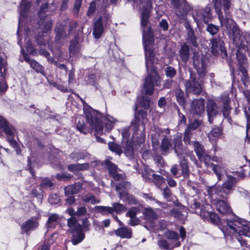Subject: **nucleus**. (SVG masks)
Returning a JSON list of instances; mask_svg holds the SVG:
<instances>
[{
	"instance_id": "34",
	"label": "nucleus",
	"mask_w": 250,
	"mask_h": 250,
	"mask_svg": "<svg viewBox=\"0 0 250 250\" xmlns=\"http://www.w3.org/2000/svg\"><path fill=\"white\" fill-rule=\"evenodd\" d=\"M192 145L198 158L206 153L203 146L199 142H193Z\"/></svg>"
},
{
	"instance_id": "50",
	"label": "nucleus",
	"mask_w": 250,
	"mask_h": 250,
	"mask_svg": "<svg viewBox=\"0 0 250 250\" xmlns=\"http://www.w3.org/2000/svg\"><path fill=\"white\" fill-rule=\"evenodd\" d=\"M199 159L201 162H204L208 167H211L214 164L211 162V157L207 153L199 157Z\"/></svg>"
},
{
	"instance_id": "57",
	"label": "nucleus",
	"mask_w": 250,
	"mask_h": 250,
	"mask_svg": "<svg viewBox=\"0 0 250 250\" xmlns=\"http://www.w3.org/2000/svg\"><path fill=\"white\" fill-rule=\"evenodd\" d=\"M192 136V131L186 128L184 132L183 141L186 145H190L191 143L190 139Z\"/></svg>"
},
{
	"instance_id": "14",
	"label": "nucleus",
	"mask_w": 250,
	"mask_h": 250,
	"mask_svg": "<svg viewBox=\"0 0 250 250\" xmlns=\"http://www.w3.org/2000/svg\"><path fill=\"white\" fill-rule=\"evenodd\" d=\"M205 110V100L203 98L193 100L190 104V112L193 115L201 116Z\"/></svg>"
},
{
	"instance_id": "16",
	"label": "nucleus",
	"mask_w": 250,
	"mask_h": 250,
	"mask_svg": "<svg viewBox=\"0 0 250 250\" xmlns=\"http://www.w3.org/2000/svg\"><path fill=\"white\" fill-rule=\"evenodd\" d=\"M39 226V223L33 218L24 222L21 226V232L28 233L29 231L36 229Z\"/></svg>"
},
{
	"instance_id": "55",
	"label": "nucleus",
	"mask_w": 250,
	"mask_h": 250,
	"mask_svg": "<svg viewBox=\"0 0 250 250\" xmlns=\"http://www.w3.org/2000/svg\"><path fill=\"white\" fill-rule=\"evenodd\" d=\"M206 216H208L209 217V220L212 223L215 225L219 224L220 222V218L216 213L214 212H207Z\"/></svg>"
},
{
	"instance_id": "35",
	"label": "nucleus",
	"mask_w": 250,
	"mask_h": 250,
	"mask_svg": "<svg viewBox=\"0 0 250 250\" xmlns=\"http://www.w3.org/2000/svg\"><path fill=\"white\" fill-rule=\"evenodd\" d=\"M144 214L146 219L149 221H153L158 217L157 213L150 208H146Z\"/></svg>"
},
{
	"instance_id": "4",
	"label": "nucleus",
	"mask_w": 250,
	"mask_h": 250,
	"mask_svg": "<svg viewBox=\"0 0 250 250\" xmlns=\"http://www.w3.org/2000/svg\"><path fill=\"white\" fill-rule=\"evenodd\" d=\"M172 150H174L178 158H181L183 153V145L181 135H177L173 139L166 135L163 136L160 146V151L162 154L167 155Z\"/></svg>"
},
{
	"instance_id": "31",
	"label": "nucleus",
	"mask_w": 250,
	"mask_h": 250,
	"mask_svg": "<svg viewBox=\"0 0 250 250\" xmlns=\"http://www.w3.org/2000/svg\"><path fill=\"white\" fill-rule=\"evenodd\" d=\"M165 235L167 239L176 241L175 244V247H177L180 246V242L177 241L179 237L177 232L173 230H168L165 232Z\"/></svg>"
},
{
	"instance_id": "30",
	"label": "nucleus",
	"mask_w": 250,
	"mask_h": 250,
	"mask_svg": "<svg viewBox=\"0 0 250 250\" xmlns=\"http://www.w3.org/2000/svg\"><path fill=\"white\" fill-rule=\"evenodd\" d=\"M29 64L36 73H41L44 76L46 75L44 67L36 60H33Z\"/></svg>"
},
{
	"instance_id": "24",
	"label": "nucleus",
	"mask_w": 250,
	"mask_h": 250,
	"mask_svg": "<svg viewBox=\"0 0 250 250\" xmlns=\"http://www.w3.org/2000/svg\"><path fill=\"white\" fill-rule=\"evenodd\" d=\"M0 129H2L4 132L8 135L12 136L14 134L13 127L1 116H0Z\"/></svg>"
},
{
	"instance_id": "42",
	"label": "nucleus",
	"mask_w": 250,
	"mask_h": 250,
	"mask_svg": "<svg viewBox=\"0 0 250 250\" xmlns=\"http://www.w3.org/2000/svg\"><path fill=\"white\" fill-rule=\"evenodd\" d=\"M164 72L167 77L173 79L177 74L176 69L171 66H167L164 68Z\"/></svg>"
},
{
	"instance_id": "39",
	"label": "nucleus",
	"mask_w": 250,
	"mask_h": 250,
	"mask_svg": "<svg viewBox=\"0 0 250 250\" xmlns=\"http://www.w3.org/2000/svg\"><path fill=\"white\" fill-rule=\"evenodd\" d=\"M104 164L107 167L110 176L118 172V167L110 161L106 160L104 161Z\"/></svg>"
},
{
	"instance_id": "36",
	"label": "nucleus",
	"mask_w": 250,
	"mask_h": 250,
	"mask_svg": "<svg viewBox=\"0 0 250 250\" xmlns=\"http://www.w3.org/2000/svg\"><path fill=\"white\" fill-rule=\"evenodd\" d=\"M88 154L85 151H74L70 154V158L75 161L84 159Z\"/></svg>"
},
{
	"instance_id": "62",
	"label": "nucleus",
	"mask_w": 250,
	"mask_h": 250,
	"mask_svg": "<svg viewBox=\"0 0 250 250\" xmlns=\"http://www.w3.org/2000/svg\"><path fill=\"white\" fill-rule=\"evenodd\" d=\"M96 8V2L94 1H93L90 3L86 15L88 16H91L94 13Z\"/></svg>"
},
{
	"instance_id": "32",
	"label": "nucleus",
	"mask_w": 250,
	"mask_h": 250,
	"mask_svg": "<svg viewBox=\"0 0 250 250\" xmlns=\"http://www.w3.org/2000/svg\"><path fill=\"white\" fill-rule=\"evenodd\" d=\"M180 166L181 173L185 178L188 177L189 175V170L187 160L183 159L180 161Z\"/></svg>"
},
{
	"instance_id": "17",
	"label": "nucleus",
	"mask_w": 250,
	"mask_h": 250,
	"mask_svg": "<svg viewBox=\"0 0 250 250\" xmlns=\"http://www.w3.org/2000/svg\"><path fill=\"white\" fill-rule=\"evenodd\" d=\"M83 188V184L80 182L68 185L64 188V193L66 196L77 194Z\"/></svg>"
},
{
	"instance_id": "12",
	"label": "nucleus",
	"mask_w": 250,
	"mask_h": 250,
	"mask_svg": "<svg viewBox=\"0 0 250 250\" xmlns=\"http://www.w3.org/2000/svg\"><path fill=\"white\" fill-rule=\"evenodd\" d=\"M171 5L175 8L177 15L180 17L186 15L190 10V7L186 0H171Z\"/></svg>"
},
{
	"instance_id": "44",
	"label": "nucleus",
	"mask_w": 250,
	"mask_h": 250,
	"mask_svg": "<svg viewBox=\"0 0 250 250\" xmlns=\"http://www.w3.org/2000/svg\"><path fill=\"white\" fill-rule=\"evenodd\" d=\"M55 33V39L57 42H60L62 39H64L65 37V32L62 27H56Z\"/></svg>"
},
{
	"instance_id": "38",
	"label": "nucleus",
	"mask_w": 250,
	"mask_h": 250,
	"mask_svg": "<svg viewBox=\"0 0 250 250\" xmlns=\"http://www.w3.org/2000/svg\"><path fill=\"white\" fill-rule=\"evenodd\" d=\"M31 6L30 2L26 1L23 0L20 7V15L23 17H25Z\"/></svg>"
},
{
	"instance_id": "9",
	"label": "nucleus",
	"mask_w": 250,
	"mask_h": 250,
	"mask_svg": "<svg viewBox=\"0 0 250 250\" xmlns=\"http://www.w3.org/2000/svg\"><path fill=\"white\" fill-rule=\"evenodd\" d=\"M208 60L203 55L194 54L193 58V67L196 70L200 78H204L207 73V66Z\"/></svg>"
},
{
	"instance_id": "6",
	"label": "nucleus",
	"mask_w": 250,
	"mask_h": 250,
	"mask_svg": "<svg viewBox=\"0 0 250 250\" xmlns=\"http://www.w3.org/2000/svg\"><path fill=\"white\" fill-rule=\"evenodd\" d=\"M68 231L72 234L71 241L73 245H77L84 239L85 235L83 231L82 226L78 223L75 217H71L67 220Z\"/></svg>"
},
{
	"instance_id": "23",
	"label": "nucleus",
	"mask_w": 250,
	"mask_h": 250,
	"mask_svg": "<svg viewBox=\"0 0 250 250\" xmlns=\"http://www.w3.org/2000/svg\"><path fill=\"white\" fill-rule=\"evenodd\" d=\"M146 116V111L143 110H138L135 114V119L131 122V125L135 128H138L141 120L145 119Z\"/></svg>"
},
{
	"instance_id": "33",
	"label": "nucleus",
	"mask_w": 250,
	"mask_h": 250,
	"mask_svg": "<svg viewBox=\"0 0 250 250\" xmlns=\"http://www.w3.org/2000/svg\"><path fill=\"white\" fill-rule=\"evenodd\" d=\"M222 132L219 127L213 128L208 134V137L210 141H216L219 137Z\"/></svg>"
},
{
	"instance_id": "53",
	"label": "nucleus",
	"mask_w": 250,
	"mask_h": 250,
	"mask_svg": "<svg viewBox=\"0 0 250 250\" xmlns=\"http://www.w3.org/2000/svg\"><path fill=\"white\" fill-rule=\"evenodd\" d=\"M246 65H240L239 66V70L240 71V72H241L242 73V81L243 82V83L244 84L246 85V86H248V82H247V75H248V72H247V70L245 68V66Z\"/></svg>"
},
{
	"instance_id": "20",
	"label": "nucleus",
	"mask_w": 250,
	"mask_h": 250,
	"mask_svg": "<svg viewBox=\"0 0 250 250\" xmlns=\"http://www.w3.org/2000/svg\"><path fill=\"white\" fill-rule=\"evenodd\" d=\"M130 188L129 182L123 180L115 186L116 190L118 192L120 198H123L124 195L127 193V190Z\"/></svg>"
},
{
	"instance_id": "46",
	"label": "nucleus",
	"mask_w": 250,
	"mask_h": 250,
	"mask_svg": "<svg viewBox=\"0 0 250 250\" xmlns=\"http://www.w3.org/2000/svg\"><path fill=\"white\" fill-rule=\"evenodd\" d=\"M245 114L247 120L246 137L249 141L250 140V108L245 109Z\"/></svg>"
},
{
	"instance_id": "58",
	"label": "nucleus",
	"mask_w": 250,
	"mask_h": 250,
	"mask_svg": "<svg viewBox=\"0 0 250 250\" xmlns=\"http://www.w3.org/2000/svg\"><path fill=\"white\" fill-rule=\"evenodd\" d=\"M6 65V62L3 60L2 57H0V76H1L2 78H4V73L7 70Z\"/></svg>"
},
{
	"instance_id": "61",
	"label": "nucleus",
	"mask_w": 250,
	"mask_h": 250,
	"mask_svg": "<svg viewBox=\"0 0 250 250\" xmlns=\"http://www.w3.org/2000/svg\"><path fill=\"white\" fill-rule=\"evenodd\" d=\"M159 247L164 250H167L169 248V244L167 241L163 238H160L158 241Z\"/></svg>"
},
{
	"instance_id": "8",
	"label": "nucleus",
	"mask_w": 250,
	"mask_h": 250,
	"mask_svg": "<svg viewBox=\"0 0 250 250\" xmlns=\"http://www.w3.org/2000/svg\"><path fill=\"white\" fill-rule=\"evenodd\" d=\"M227 225L229 229L240 235L250 237V228L247 222L242 219L227 220Z\"/></svg>"
},
{
	"instance_id": "37",
	"label": "nucleus",
	"mask_w": 250,
	"mask_h": 250,
	"mask_svg": "<svg viewBox=\"0 0 250 250\" xmlns=\"http://www.w3.org/2000/svg\"><path fill=\"white\" fill-rule=\"evenodd\" d=\"M80 45L77 40L71 41L69 46V55L72 57L77 54L79 50Z\"/></svg>"
},
{
	"instance_id": "21",
	"label": "nucleus",
	"mask_w": 250,
	"mask_h": 250,
	"mask_svg": "<svg viewBox=\"0 0 250 250\" xmlns=\"http://www.w3.org/2000/svg\"><path fill=\"white\" fill-rule=\"evenodd\" d=\"M115 234L122 238L130 239L132 236V229L127 227H121L114 231Z\"/></svg>"
},
{
	"instance_id": "47",
	"label": "nucleus",
	"mask_w": 250,
	"mask_h": 250,
	"mask_svg": "<svg viewBox=\"0 0 250 250\" xmlns=\"http://www.w3.org/2000/svg\"><path fill=\"white\" fill-rule=\"evenodd\" d=\"M188 205L192 209L200 208L201 203L199 198H191L188 200Z\"/></svg>"
},
{
	"instance_id": "54",
	"label": "nucleus",
	"mask_w": 250,
	"mask_h": 250,
	"mask_svg": "<svg viewBox=\"0 0 250 250\" xmlns=\"http://www.w3.org/2000/svg\"><path fill=\"white\" fill-rule=\"evenodd\" d=\"M152 173L153 171L151 169L148 168H145L144 172L142 174V177L146 180V182L150 183L151 182Z\"/></svg>"
},
{
	"instance_id": "29",
	"label": "nucleus",
	"mask_w": 250,
	"mask_h": 250,
	"mask_svg": "<svg viewBox=\"0 0 250 250\" xmlns=\"http://www.w3.org/2000/svg\"><path fill=\"white\" fill-rule=\"evenodd\" d=\"M95 212L101 213L103 215H106L108 214H113V210L111 207L103 206H96L94 207Z\"/></svg>"
},
{
	"instance_id": "13",
	"label": "nucleus",
	"mask_w": 250,
	"mask_h": 250,
	"mask_svg": "<svg viewBox=\"0 0 250 250\" xmlns=\"http://www.w3.org/2000/svg\"><path fill=\"white\" fill-rule=\"evenodd\" d=\"M211 10V6L208 5L204 9L196 10V15L193 16L194 19L195 21H203L205 23H208L212 18Z\"/></svg>"
},
{
	"instance_id": "2",
	"label": "nucleus",
	"mask_w": 250,
	"mask_h": 250,
	"mask_svg": "<svg viewBox=\"0 0 250 250\" xmlns=\"http://www.w3.org/2000/svg\"><path fill=\"white\" fill-rule=\"evenodd\" d=\"M212 2L221 26L226 28L227 35L238 49L236 57L239 65H247V59L243 52L250 54V33H243L232 18V0H212Z\"/></svg>"
},
{
	"instance_id": "60",
	"label": "nucleus",
	"mask_w": 250,
	"mask_h": 250,
	"mask_svg": "<svg viewBox=\"0 0 250 250\" xmlns=\"http://www.w3.org/2000/svg\"><path fill=\"white\" fill-rule=\"evenodd\" d=\"M161 190L164 198L167 200H170L172 195L171 190L167 187L164 188H162Z\"/></svg>"
},
{
	"instance_id": "15",
	"label": "nucleus",
	"mask_w": 250,
	"mask_h": 250,
	"mask_svg": "<svg viewBox=\"0 0 250 250\" xmlns=\"http://www.w3.org/2000/svg\"><path fill=\"white\" fill-rule=\"evenodd\" d=\"M185 27L187 31L185 38L186 42L185 43L188 45L189 44L191 47H197L198 44L197 42V37L194 30L188 22L186 23Z\"/></svg>"
},
{
	"instance_id": "40",
	"label": "nucleus",
	"mask_w": 250,
	"mask_h": 250,
	"mask_svg": "<svg viewBox=\"0 0 250 250\" xmlns=\"http://www.w3.org/2000/svg\"><path fill=\"white\" fill-rule=\"evenodd\" d=\"M109 149L116 153L117 154L120 155L123 153L122 147L121 146L116 144L114 142H109L108 144Z\"/></svg>"
},
{
	"instance_id": "59",
	"label": "nucleus",
	"mask_w": 250,
	"mask_h": 250,
	"mask_svg": "<svg viewBox=\"0 0 250 250\" xmlns=\"http://www.w3.org/2000/svg\"><path fill=\"white\" fill-rule=\"evenodd\" d=\"M123 198H125L129 204L135 205L138 203L137 199L134 196L130 195L128 193L124 195Z\"/></svg>"
},
{
	"instance_id": "27",
	"label": "nucleus",
	"mask_w": 250,
	"mask_h": 250,
	"mask_svg": "<svg viewBox=\"0 0 250 250\" xmlns=\"http://www.w3.org/2000/svg\"><path fill=\"white\" fill-rule=\"evenodd\" d=\"M81 200L83 202L94 205L95 204H99L101 202V200L99 199H97L96 197L91 193H87L81 197Z\"/></svg>"
},
{
	"instance_id": "52",
	"label": "nucleus",
	"mask_w": 250,
	"mask_h": 250,
	"mask_svg": "<svg viewBox=\"0 0 250 250\" xmlns=\"http://www.w3.org/2000/svg\"><path fill=\"white\" fill-rule=\"evenodd\" d=\"M38 52L39 54L45 57L49 62L51 63L54 62V59L53 58L50 57V53L47 51L43 48H40Z\"/></svg>"
},
{
	"instance_id": "51",
	"label": "nucleus",
	"mask_w": 250,
	"mask_h": 250,
	"mask_svg": "<svg viewBox=\"0 0 250 250\" xmlns=\"http://www.w3.org/2000/svg\"><path fill=\"white\" fill-rule=\"evenodd\" d=\"M163 177L160 175L152 174L151 182H153L156 186L160 187L163 182Z\"/></svg>"
},
{
	"instance_id": "26",
	"label": "nucleus",
	"mask_w": 250,
	"mask_h": 250,
	"mask_svg": "<svg viewBox=\"0 0 250 250\" xmlns=\"http://www.w3.org/2000/svg\"><path fill=\"white\" fill-rule=\"evenodd\" d=\"M174 94L179 104L184 107L186 104V99L184 91L180 88H177L174 91Z\"/></svg>"
},
{
	"instance_id": "22",
	"label": "nucleus",
	"mask_w": 250,
	"mask_h": 250,
	"mask_svg": "<svg viewBox=\"0 0 250 250\" xmlns=\"http://www.w3.org/2000/svg\"><path fill=\"white\" fill-rule=\"evenodd\" d=\"M88 111H86L88 112ZM86 112H85L84 114L85 115ZM86 118V117L85 116ZM86 124L84 123V120L83 117H79L77 118L76 121V127L77 129L80 131L81 132H83L84 134H86L88 132L90 129V127L89 124L87 123L86 119Z\"/></svg>"
},
{
	"instance_id": "43",
	"label": "nucleus",
	"mask_w": 250,
	"mask_h": 250,
	"mask_svg": "<svg viewBox=\"0 0 250 250\" xmlns=\"http://www.w3.org/2000/svg\"><path fill=\"white\" fill-rule=\"evenodd\" d=\"M112 205L111 208L113 210V213L115 211L116 213L119 214L125 211L126 209L125 206L119 203H113Z\"/></svg>"
},
{
	"instance_id": "11",
	"label": "nucleus",
	"mask_w": 250,
	"mask_h": 250,
	"mask_svg": "<svg viewBox=\"0 0 250 250\" xmlns=\"http://www.w3.org/2000/svg\"><path fill=\"white\" fill-rule=\"evenodd\" d=\"M206 105L208 121L210 124H212L214 119L220 114L221 109L216 103L212 100H208Z\"/></svg>"
},
{
	"instance_id": "19",
	"label": "nucleus",
	"mask_w": 250,
	"mask_h": 250,
	"mask_svg": "<svg viewBox=\"0 0 250 250\" xmlns=\"http://www.w3.org/2000/svg\"><path fill=\"white\" fill-rule=\"evenodd\" d=\"M104 32L103 19L99 17L94 23L93 34L95 38L99 39Z\"/></svg>"
},
{
	"instance_id": "48",
	"label": "nucleus",
	"mask_w": 250,
	"mask_h": 250,
	"mask_svg": "<svg viewBox=\"0 0 250 250\" xmlns=\"http://www.w3.org/2000/svg\"><path fill=\"white\" fill-rule=\"evenodd\" d=\"M206 31L211 35L214 36L219 32V26L212 23H209L207 25Z\"/></svg>"
},
{
	"instance_id": "3",
	"label": "nucleus",
	"mask_w": 250,
	"mask_h": 250,
	"mask_svg": "<svg viewBox=\"0 0 250 250\" xmlns=\"http://www.w3.org/2000/svg\"><path fill=\"white\" fill-rule=\"evenodd\" d=\"M233 175L226 173L227 179L221 187L214 186L211 188V192L216 194L223 199H227L234 190L238 181L244 178L243 170L240 172L233 171Z\"/></svg>"
},
{
	"instance_id": "10",
	"label": "nucleus",
	"mask_w": 250,
	"mask_h": 250,
	"mask_svg": "<svg viewBox=\"0 0 250 250\" xmlns=\"http://www.w3.org/2000/svg\"><path fill=\"white\" fill-rule=\"evenodd\" d=\"M211 49L214 56L220 55L223 58H226L227 53L224 41L220 38H215L211 40Z\"/></svg>"
},
{
	"instance_id": "64",
	"label": "nucleus",
	"mask_w": 250,
	"mask_h": 250,
	"mask_svg": "<svg viewBox=\"0 0 250 250\" xmlns=\"http://www.w3.org/2000/svg\"><path fill=\"white\" fill-rule=\"evenodd\" d=\"M169 214L174 217L180 218L183 214L181 211L178 209L174 208L170 211Z\"/></svg>"
},
{
	"instance_id": "49",
	"label": "nucleus",
	"mask_w": 250,
	"mask_h": 250,
	"mask_svg": "<svg viewBox=\"0 0 250 250\" xmlns=\"http://www.w3.org/2000/svg\"><path fill=\"white\" fill-rule=\"evenodd\" d=\"M211 167H212V170L216 174L218 181H221L223 175L221 167L218 165L213 164Z\"/></svg>"
},
{
	"instance_id": "25",
	"label": "nucleus",
	"mask_w": 250,
	"mask_h": 250,
	"mask_svg": "<svg viewBox=\"0 0 250 250\" xmlns=\"http://www.w3.org/2000/svg\"><path fill=\"white\" fill-rule=\"evenodd\" d=\"M179 56L182 60L184 62H187L189 57V47L186 43H183L179 50Z\"/></svg>"
},
{
	"instance_id": "63",
	"label": "nucleus",
	"mask_w": 250,
	"mask_h": 250,
	"mask_svg": "<svg viewBox=\"0 0 250 250\" xmlns=\"http://www.w3.org/2000/svg\"><path fill=\"white\" fill-rule=\"evenodd\" d=\"M173 80L171 79H166L164 81L163 86L162 89H169L171 87Z\"/></svg>"
},
{
	"instance_id": "41",
	"label": "nucleus",
	"mask_w": 250,
	"mask_h": 250,
	"mask_svg": "<svg viewBox=\"0 0 250 250\" xmlns=\"http://www.w3.org/2000/svg\"><path fill=\"white\" fill-rule=\"evenodd\" d=\"M40 187L42 189L51 190L54 188V184L49 178H46L42 180Z\"/></svg>"
},
{
	"instance_id": "1",
	"label": "nucleus",
	"mask_w": 250,
	"mask_h": 250,
	"mask_svg": "<svg viewBox=\"0 0 250 250\" xmlns=\"http://www.w3.org/2000/svg\"><path fill=\"white\" fill-rule=\"evenodd\" d=\"M141 2L143 4L141 24L145 50L146 67L147 71V75L144 80L143 88L146 95H151L154 93V86L160 85L162 79L153 66L155 57L154 34L151 27H147L152 9V1L151 0H141Z\"/></svg>"
},
{
	"instance_id": "18",
	"label": "nucleus",
	"mask_w": 250,
	"mask_h": 250,
	"mask_svg": "<svg viewBox=\"0 0 250 250\" xmlns=\"http://www.w3.org/2000/svg\"><path fill=\"white\" fill-rule=\"evenodd\" d=\"M215 205L217 210L222 214H225L231 211L229 205L224 200L220 199L215 200Z\"/></svg>"
},
{
	"instance_id": "5",
	"label": "nucleus",
	"mask_w": 250,
	"mask_h": 250,
	"mask_svg": "<svg viewBox=\"0 0 250 250\" xmlns=\"http://www.w3.org/2000/svg\"><path fill=\"white\" fill-rule=\"evenodd\" d=\"M87 123L89 124L90 130H94V136L97 142L104 143V140L100 137L103 133V122L102 115L95 111L85 113Z\"/></svg>"
},
{
	"instance_id": "7",
	"label": "nucleus",
	"mask_w": 250,
	"mask_h": 250,
	"mask_svg": "<svg viewBox=\"0 0 250 250\" xmlns=\"http://www.w3.org/2000/svg\"><path fill=\"white\" fill-rule=\"evenodd\" d=\"M190 78L189 80H186L185 85L186 89L188 92H191L196 95H199L203 89V79L204 78L197 77L195 74L189 70Z\"/></svg>"
},
{
	"instance_id": "28",
	"label": "nucleus",
	"mask_w": 250,
	"mask_h": 250,
	"mask_svg": "<svg viewBox=\"0 0 250 250\" xmlns=\"http://www.w3.org/2000/svg\"><path fill=\"white\" fill-rule=\"evenodd\" d=\"M60 221L59 216L56 213L51 214L49 216L46 222V227L48 229L54 228Z\"/></svg>"
},
{
	"instance_id": "56",
	"label": "nucleus",
	"mask_w": 250,
	"mask_h": 250,
	"mask_svg": "<svg viewBox=\"0 0 250 250\" xmlns=\"http://www.w3.org/2000/svg\"><path fill=\"white\" fill-rule=\"evenodd\" d=\"M229 103V100H226L223 103V114L225 118H227L229 116L230 110Z\"/></svg>"
},
{
	"instance_id": "45",
	"label": "nucleus",
	"mask_w": 250,
	"mask_h": 250,
	"mask_svg": "<svg viewBox=\"0 0 250 250\" xmlns=\"http://www.w3.org/2000/svg\"><path fill=\"white\" fill-rule=\"evenodd\" d=\"M202 124V121L195 119L189 123L186 128L192 131L201 126Z\"/></svg>"
}]
</instances>
